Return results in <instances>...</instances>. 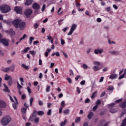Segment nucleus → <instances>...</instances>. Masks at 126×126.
<instances>
[{
    "label": "nucleus",
    "mask_w": 126,
    "mask_h": 126,
    "mask_svg": "<svg viewBox=\"0 0 126 126\" xmlns=\"http://www.w3.org/2000/svg\"><path fill=\"white\" fill-rule=\"evenodd\" d=\"M12 119L10 115H5L0 120V123L2 126H6L11 123Z\"/></svg>",
    "instance_id": "nucleus-1"
},
{
    "label": "nucleus",
    "mask_w": 126,
    "mask_h": 126,
    "mask_svg": "<svg viewBox=\"0 0 126 126\" xmlns=\"http://www.w3.org/2000/svg\"><path fill=\"white\" fill-rule=\"evenodd\" d=\"M0 10L2 13H6L10 10V7L6 5H3L0 6Z\"/></svg>",
    "instance_id": "nucleus-2"
},
{
    "label": "nucleus",
    "mask_w": 126,
    "mask_h": 126,
    "mask_svg": "<svg viewBox=\"0 0 126 126\" xmlns=\"http://www.w3.org/2000/svg\"><path fill=\"white\" fill-rule=\"evenodd\" d=\"M33 11L31 9H27L25 11V15L26 17H30V15L32 14Z\"/></svg>",
    "instance_id": "nucleus-3"
},
{
    "label": "nucleus",
    "mask_w": 126,
    "mask_h": 126,
    "mask_svg": "<svg viewBox=\"0 0 126 126\" xmlns=\"http://www.w3.org/2000/svg\"><path fill=\"white\" fill-rule=\"evenodd\" d=\"M76 27H77V25L74 24L72 25V27L70 30L69 32L68 33V35L69 36L71 35L73 33V31L76 29Z\"/></svg>",
    "instance_id": "nucleus-4"
},
{
    "label": "nucleus",
    "mask_w": 126,
    "mask_h": 126,
    "mask_svg": "<svg viewBox=\"0 0 126 126\" xmlns=\"http://www.w3.org/2000/svg\"><path fill=\"white\" fill-rule=\"evenodd\" d=\"M104 53V49L103 48H97L94 50V54L95 55H101V54H103Z\"/></svg>",
    "instance_id": "nucleus-5"
},
{
    "label": "nucleus",
    "mask_w": 126,
    "mask_h": 126,
    "mask_svg": "<svg viewBox=\"0 0 126 126\" xmlns=\"http://www.w3.org/2000/svg\"><path fill=\"white\" fill-rule=\"evenodd\" d=\"M36 117H37V111H34L33 112V113L32 114V115L29 119V121L30 122H33L34 120L35 119V118H36Z\"/></svg>",
    "instance_id": "nucleus-6"
},
{
    "label": "nucleus",
    "mask_w": 126,
    "mask_h": 126,
    "mask_svg": "<svg viewBox=\"0 0 126 126\" xmlns=\"http://www.w3.org/2000/svg\"><path fill=\"white\" fill-rule=\"evenodd\" d=\"M7 104H6V102L3 100L0 99V109H4V108H6Z\"/></svg>",
    "instance_id": "nucleus-7"
},
{
    "label": "nucleus",
    "mask_w": 126,
    "mask_h": 126,
    "mask_svg": "<svg viewBox=\"0 0 126 126\" xmlns=\"http://www.w3.org/2000/svg\"><path fill=\"white\" fill-rule=\"evenodd\" d=\"M20 22H21V20L19 19H17L13 21L12 23L15 28H18V26H19Z\"/></svg>",
    "instance_id": "nucleus-8"
},
{
    "label": "nucleus",
    "mask_w": 126,
    "mask_h": 126,
    "mask_svg": "<svg viewBox=\"0 0 126 126\" xmlns=\"http://www.w3.org/2000/svg\"><path fill=\"white\" fill-rule=\"evenodd\" d=\"M8 42H9V40L8 39H5L4 38H2L1 40H0V43H2L4 46H6V47L8 46Z\"/></svg>",
    "instance_id": "nucleus-9"
},
{
    "label": "nucleus",
    "mask_w": 126,
    "mask_h": 126,
    "mask_svg": "<svg viewBox=\"0 0 126 126\" xmlns=\"http://www.w3.org/2000/svg\"><path fill=\"white\" fill-rule=\"evenodd\" d=\"M18 27L20 30H24L25 29V27H26V24L25 22L20 23Z\"/></svg>",
    "instance_id": "nucleus-10"
},
{
    "label": "nucleus",
    "mask_w": 126,
    "mask_h": 126,
    "mask_svg": "<svg viewBox=\"0 0 126 126\" xmlns=\"http://www.w3.org/2000/svg\"><path fill=\"white\" fill-rule=\"evenodd\" d=\"M15 11L17 13H19L20 14H22V8L21 7H15L14 8Z\"/></svg>",
    "instance_id": "nucleus-11"
},
{
    "label": "nucleus",
    "mask_w": 126,
    "mask_h": 126,
    "mask_svg": "<svg viewBox=\"0 0 126 126\" xmlns=\"http://www.w3.org/2000/svg\"><path fill=\"white\" fill-rule=\"evenodd\" d=\"M109 53L113 56H119L120 55V51H116L114 50H111L109 51Z\"/></svg>",
    "instance_id": "nucleus-12"
},
{
    "label": "nucleus",
    "mask_w": 126,
    "mask_h": 126,
    "mask_svg": "<svg viewBox=\"0 0 126 126\" xmlns=\"http://www.w3.org/2000/svg\"><path fill=\"white\" fill-rule=\"evenodd\" d=\"M14 99L16 101V102L13 103V108H14V110H16L18 105V102H17V98L15 96H14Z\"/></svg>",
    "instance_id": "nucleus-13"
},
{
    "label": "nucleus",
    "mask_w": 126,
    "mask_h": 126,
    "mask_svg": "<svg viewBox=\"0 0 126 126\" xmlns=\"http://www.w3.org/2000/svg\"><path fill=\"white\" fill-rule=\"evenodd\" d=\"M32 7L34 9H40V5L37 3H34L32 5Z\"/></svg>",
    "instance_id": "nucleus-14"
},
{
    "label": "nucleus",
    "mask_w": 126,
    "mask_h": 126,
    "mask_svg": "<svg viewBox=\"0 0 126 126\" xmlns=\"http://www.w3.org/2000/svg\"><path fill=\"white\" fill-rule=\"evenodd\" d=\"M109 79H116L118 77V75L116 74H112L109 76Z\"/></svg>",
    "instance_id": "nucleus-15"
},
{
    "label": "nucleus",
    "mask_w": 126,
    "mask_h": 126,
    "mask_svg": "<svg viewBox=\"0 0 126 126\" xmlns=\"http://www.w3.org/2000/svg\"><path fill=\"white\" fill-rule=\"evenodd\" d=\"M119 106L122 109H126V101L124 102H122L119 104Z\"/></svg>",
    "instance_id": "nucleus-16"
},
{
    "label": "nucleus",
    "mask_w": 126,
    "mask_h": 126,
    "mask_svg": "<svg viewBox=\"0 0 126 126\" xmlns=\"http://www.w3.org/2000/svg\"><path fill=\"white\" fill-rule=\"evenodd\" d=\"M94 71H98V70H100L101 69V67H99V66L95 65L93 67Z\"/></svg>",
    "instance_id": "nucleus-17"
},
{
    "label": "nucleus",
    "mask_w": 126,
    "mask_h": 126,
    "mask_svg": "<svg viewBox=\"0 0 126 126\" xmlns=\"http://www.w3.org/2000/svg\"><path fill=\"white\" fill-rule=\"evenodd\" d=\"M4 88V89H3V91H4V92H10L9 89H8V87H7V86H6V85H5V84H3Z\"/></svg>",
    "instance_id": "nucleus-18"
},
{
    "label": "nucleus",
    "mask_w": 126,
    "mask_h": 126,
    "mask_svg": "<svg viewBox=\"0 0 126 126\" xmlns=\"http://www.w3.org/2000/svg\"><path fill=\"white\" fill-rule=\"evenodd\" d=\"M4 79L5 80H10L11 79H12V78H11V76L10 75L5 74Z\"/></svg>",
    "instance_id": "nucleus-19"
},
{
    "label": "nucleus",
    "mask_w": 126,
    "mask_h": 126,
    "mask_svg": "<svg viewBox=\"0 0 126 126\" xmlns=\"http://www.w3.org/2000/svg\"><path fill=\"white\" fill-rule=\"evenodd\" d=\"M10 69H11V68H10V67H6L2 69H1L2 71H3L4 72H8V71H9V70H10Z\"/></svg>",
    "instance_id": "nucleus-20"
},
{
    "label": "nucleus",
    "mask_w": 126,
    "mask_h": 126,
    "mask_svg": "<svg viewBox=\"0 0 126 126\" xmlns=\"http://www.w3.org/2000/svg\"><path fill=\"white\" fill-rule=\"evenodd\" d=\"M110 113H112V114H115V113H117L118 112V110L112 107L110 108Z\"/></svg>",
    "instance_id": "nucleus-21"
},
{
    "label": "nucleus",
    "mask_w": 126,
    "mask_h": 126,
    "mask_svg": "<svg viewBox=\"0 0 126 126\" xmlns=\"http://www.w3.org/2000/svg\"><path fill=\"white\" fill-rule=\"evenodd\" d=\"M47 38L48 40H49V41H51V44H53V43H54V39H53V37L51 36V35L47 36Z\"/></svg>",
    "instance_id": "nucleus-22"
},
{
    "label": "nucleus",
    "mask_w": 126,
    "mask_h": 126,
    "mask_svg": "<svg viewBox=\"0 0 126 126\" xmlns=\"http://www.w3.org/2000/svg\"><path fill=\"white\" fill-rule=\"evenodd\" d=\"M32 3V0H26V1L25 2L26 5H30Z\"/></svg>",
    "instance_id": "nucleus-23"
},
{
    "label": "nucleus",
    "mask_w": 126,
    "mask_h": 126,
    "mask_svg": "<svg viewBox=\"0 0 126 126\" xmlns=\"http://www.w3.org/2000/svg\"><path fill=\"white\" fill-rule=\"evenodd\" d=\"M34 124H39L40 122V118L39 117H36V118L33 120Z\"/></svg>",
    "instance_id": "nucleus-24"
},
{
    "label": "nucleus",
    "mask_w": 126,
    "mask_h": 126,
    "mask_svg": "<svg viewBox=\"0 0 126 126\" xmlns=\"http://www.w3.org/2000/svg\"><path fill=\"white\" fill-rule=\"evenodd\" d=\"M93 63L94 64V65H96L97 66L101 65V63L98 61H94L93 62Z\"/></svg>",
    "instance_id": "nucleus-25"
},
{
    "label": "nucleus",
    "mask_w": 126,
    "mask_h": 126,
    "mask_svg": "<svg viewBox=\"0 0 126 126\" xmlns=\"http://www.w3.org/2000/svg\"><path fill=\"white\" fill-rule=\"evenodd\" d=\"M9 33V34H10V35H15V32L12 29L10 30Z\"/></svg>",
    "instance_id": "nucleus-26"
},
{
    "label": "nucleus",
    "mask_w": 126,
    "mask_h": 126,
    "mask_svg": "<svg viewBox=\"0 0 126 126\" xmlns=\"http://www.w3.org/2000/svg\"><path fill=\"white\" fill-rule=\"evenodd\" d=\"M27 109L28 108H27L23 107L21 109V112L22 114H25L26 113V111H27Z\"/></svg>",
    "instance_id": "nucleus-27"
},
{
    "label": "nucleus",
    "mask_w": 126,
    "mask_h": 126,
    "mask_svg": "<svg viewBox=\"0 0 126 126\" xmlns=\"http://www.w3.org/2000/svg\"><path fill=\"white\" fill-rule=\"evenodd\" d=\"M66 123H67V120L66 119H65L64 122H61V123L60 124L61 126H65V124H66Z\"/></svg>",
    "instance_id": "nucleus-28"
},
{
    "label": "nucleus",
    "mask_w": 126,
    "mask_h": 126,
    "mask_svg": "<svg viewBox=\"0 0 126 126\" xmlns=\"http://www.w3.org/2000/svg\"><path fill=\"white\" fill-rule=\"evenodd\" d=\"M69 109H65L63 110V113L64 115H68V114H69Z\"/></svg>",
    "instance_id": "nucleus-29"
},
{
    "label": "nucleus",
    "mask_w": 126,
    "mask_h": 126,
    "mask_svg": "<svg viewBox=\"0 0 126 126\" xmlns=\"http://www.w3.org/2000/svg\"><path fill=\"white\" fill-rule=\"evenodd\" d=\"M52 57H54V56H56V57H60V52H56L55 53H53L51 55Z\"/></svg>",
    "instance_id": "nucleus-30"
},
{
    "label": "nucleus",
    "mask_w": 126,
    "mask_h": 126,
    "mask_svg": "<svg viewBox=\"0 0 126 126\" xmlns=\"http://www.w3.org/2000/svg\"><path fill=\"white\" fill-rule=\"evenodd\" d=\"M29 53L32 56H35V55H36V53H37V52L34 51H30Z\"/></svg>",
    "instance_id": "nucleus-31"
},
{
    "label": "nucleus",
    "mask_w": 126,
    "mask_h": 126,
    "mask_svg": "<svg viewBox=\"0 0 126 126\" xmlns=\"http://www.w3.org/2000/svg\"><path fill=\"white\" fill-rule=\"evenodd\" d=\"M92 117H93V113L90 112L88 116L89 120H91Z\"/></svg>",
    "instance_id": "nucleus-32"
},
{
    "label": "nucleus",
    "mask_w": 126,
    "mask_h": 126,
    "mask_svg": "<svg viewBox=\"0 0 126 126\" xmlns=\"http://www.w3.org/2000/svg\"><path fill=\"white\" fill-rule=\"evenodd\" d=\"M82 68L83 69H87L88 68V65L86 63H83L82 65Z\"/></svg>",
    "instance_id": "nucleus-33"
},
{
    "label": "nucleus",
    "mask_w": 126,
    "mask_h": 126,
    "mask_svg": "<svg viewBox=\"0 0 126 126\" xmlns=\"http://www.w3.org/2000/svg\"><path fill=\"white\" fill-rule=\"evenodd\" d=\"M126 110H123L121 113V114H120V118H122V117L126 115Z\"/></svg>",
    "instance_id": "nucleus-34"
},
{
    "label": "nucleus",
    "mask_w": 126,
    "mask_h": 126,
    "mask_svg": "<svg viewBox=\"0 0 126 126\" xmlns=\"http://www.w3.org/2000/svg\"><path fill=\"white\" fill-rule=\"evenodd\" d=\"M21 66L22 67H23L24 68H25V69H29V67H28V66L24 64H22Z\"/></svg>",
    "instance_id": "nucleus-35"
},
{
    "label": "nucleus",
    "mask_w": 126,
    "mask_h": 126,
    "mask_svg": "<svg viewBox=\"0 0 126 126\" xmlns=\"http://www.w3.org/2000/svg\"><path fill=\"white\" fill-rule=\"evenodd\" d=\"M45 113H44V111H40L37 112V114L39 116H43Z\"/></svg>",
    "instance_id": "nucleus-36"
},
{
    "label": "nucleus",
    "mask_w": 126,
    "mask_h": 126,
    "mask_svg": "<svg viewBox=\"0 0 126 126\" xmlns=\"http://www.w3.org/2000/svg\"><path fill=\"white\" fill-rule=\"evenodd\" d=\"M11 68H12V69H11V71H12V72H13V71H14V68H15V65H14V64H13L11 66Z\"/></svg>",
    "instance_id": "nucleus-37"
},
{
    "label": "nucleus",
    "mask_w": 126,
    "mask_h": 126,
    "mask_svg": "<svg viewBox=\"0 0 126 126\" xmlns=\"http://www.w3.org/2000/svg\"><path fill=\"white\" fill-rule=\"evenodd\" d=\"M34 40V37H32V36H31L30 37V45H31V44H32L33 41Z\"/></svg>",
    "instance_id": "nucleus-38"
},
{
    "label": "nucleus",
    "mask_w": 126,
    "mask_h": 126,
    "mask_svg": "<svg viewBox=\"0 0 126 126\" xmlns=\"http://www.w3.org/2000/svg\"><path fill=\"white\" fill-rule=\"evenodd\" d=\"M33 101H34V98L31 97V98L30 99V106H32V103Z\"/></svg>",
    "instance_id": "nucleus-39"
},
{
    "label": "nucleus",
    "mask_w": 126,
    "mask_h": 126,
    "mask_svg": "<svg viewBox=\"0 0 126 126\" xmlns=\"http://www.w3.org/2000/svg\"><path fill=\"white\" fill-rule=\"evenodd\" d=\"M31 49L30 47H27L24 50V53H27Z\"/></svg>",
    "instance_id": "nucleus-40"
},
{
    "label": "nucleus",
    "mask_w": 126,
    "mask_h": 126,
    "mask_svg": "<svg viewBox=\"0 0 126 126\" xmlns=\"http://www.w3.org/2000/svg\"><path fill=\"white\" fill-rule=\"evenodd\" d=\"M61 10H62V8H60L58 11V13L59 15H62L63 14V11L61 12H60Z\"/></svg>",
    "instance_id": "nucleus-41"
},
{
    "label": "nucleus",
    "mask_w": 126,
    "mask_h": 126,
    "mask_svg": "<svg viewBox=\"0 0 126 126\" xmlns=\"http://www.w3.org/2000/svg\"><path fill=\"white\" fill-rule=\"evenodd\" d=\"M8 84L10 86H11L12 85V79L11 80H9V81H8Z\"/></svg>",
    "instance_id": "nucleus-42"
},
{
    "label": "nucleus",
    "mask_w": 126,
    "mask_h": 126,
    "mask_svg": "<svg viewBox=\"0 0 126 126\" xmlns=\"http://www.w3.org/2000/svg\"><path fill=\"white\" fill-rule=\"evenodd\" d=\"M80 120H81L80 117H77L75 119V123H79V122H80Z\"/></svg>",
    "instance_id": "nucleus-43"
},
{
    "label": "nucleus",
    "mask_w": 126,
    "mask_h": 126,
    "mask_svg": "<svg viewBox=\"0 0 126 126\" xmlns=\"http://www.w3.org/2000/svg\"><path fill=\"white\" fill-rule=\"evenodd\" d=\"M48 116H51L52 115V109H49L47 112Z\"/></svg>",
    "instance_id": "nucleus-44"
},
{
    "label": "nucleus",
    "mask_w": 126,
    "mask_h": 126,
    "mask_svg": "<svg viewBox=\"0 0 126 126\" xmlns=\"http://www.w3.org/2000/svg\"><path fill=\"white\" fill-rule=\"evenodd\" d=\"M51 88V86H47L46 88V92H50V89Z\"/></svg>",
    "instance_id": "nucleus-45"
},
{
    "label": "nucleus",
    "mask_w": 126,
    "mask_h": 126,
    "mask_svg": "<svg viewBox=\"0 0 126 126\" xmlns=\"http://www.w3.org/2000/svg\"><path fill=\"white\" fill-rule=\"evenodd\" d=\"M38 27H39V24H38L37 23H35L34 24V29H37V28H38Z\"/></svg>",
    "instance_id": "nucleus-46"
},
{
    "label": "nucleus",
    "mask_w": 126,
    "mask_h": 126,
    "mask_svg": "<svg viewBox=\"0 0 126 126\" xmlns=\"http://www.w3.org/2000/svg\"><path fill=\"white\" fill-rule=\"evenodd\" d=\"M69 72L71 76H73V75H74V73H73V71H72V70H70Z\"/></svg>",
    "instance_id": "nucleus-47"
},
{
    "label": "nucleus",
    "mask_w": 126,
    "mask_h": 126,
    "mask_svg": "<svg viewBox=\"0 0 126 126\" xmlns=\"http://www.w3.org/2000/svg\"><path fill=\"white\" fill-rule=\"evenodd\" d=\"M98 108V105H95V106H94L93 110V111H96V110H97Z\"/></svg>",
    "instance_id": "nucleus-48"
},
{
    "label": "nucleus",
    "mask_w": 126,
    "mask_h": 126,
    "mask_svg": "<svg viewBox=\"0 0 126 126\" xmlns=\"http://www.w3.org/2000/svg\"><path fill=\"white\" fill-rule=\"evenodd\" d=\"M45 9H46V4H44L42 7L41 10H42V11H44V10H45Z\"/></svg>",
    "instance_id": "nucleus-49"
},
{
    "label": "nucleus",
    "mask_w": 126,
    "mask_h": 126,
    "mask_svg": "<svg viewBox=\"0 0 126 126\" xmlns=\"http://www.w3.org/2000/svg\"><path fill=\"white\" fill-rule=\"evenodd\" d=\"M64 105H65V103H64V101H62L61 102V108H63V107H64Z\"/></svg>",
    "instance_id": "nucleus-50"
},
{
    "label": "nucleus",
    "mask_w": 126,
    "mask_h": 126,
    "mask_svg": "<svg viewBox=\"0 0 126 126\" xmlns=\"http://www.w3.org/2000/svg\"><path fill=\"white\" fill-rule=\"evenodd\" d=\"M64 44H65V41H64V40L61 39V44L62 45V46H63Z\"/></svg>",
    "instance_id": "nucleus-51"
},
{
    "label": "nucleus",
    "mask_w": 126,
    "mask_h": 126,
    "mask_svg": "<svg viewBox=\"0 0 126 126\" xmlns=\"http://www.w3.org/2000/svg\"><path fill=\"white\" fill-rule=\"evenodd\" d=\"M126 75H124V74H122V75H120V76H119V79H123V78H124V77H125V76Z\"/></svg>",
    "instance_id": "nucleus-52"
},
{
    "label": "nucleus",
    "mask_w": 126,
    "mask_h": 126,
    "mask_svg": "<svg viewBox=\"0 0 126 126\" xmlns=\"http://www.w3.org/2000/svg\"><path fill=\"white\" fill-rule=\"evenodd\" d=\"M96 105L98 106V105L101 104V100L100 99H98L96 102Z\"/></svg>",
    "instance_id": "nucleus-53"
},
{
    "label": "nucleus",
    "mask_w": 126,
    "mask_h": 126,
    "mask_svg": "<svg viewBox=\"0 0 126 126\" xmlns=\"http://www.w3.org/2000/svg\"><path fill=\"white\" fill-rule=\"evenodd\" d=\"M38 104L39 105V106H43V101H41V100H38Z\"/></svg>",
    "instance_id": "nucleus-54"
},
{
    "label": "nucleus",
    "mask_w": 126,
    "mask_h": 126,
    "mask_svg": "<svg viewBox=\"0 0 126 126\" xmlns=\"http://www.w3.org/2000/svg\"><path fill=\"white\" fill-rule=\"evenodd\" d=\"M17 88L18 90H21V88H22V86L20 85V84H18V85L17 86Z\"/></svg>",
    "instance_id": "nucleus-55"
},
{
    "label": "nucleus",
    "mask_w": 126,
    "mask_h": 126,
    "mask_svg": "<svg viewBox=\"0 0 126 126\" xmlns=\"http://www.w3.org/2000/svg\"><path fill=\"white\" fill-rule=\"evenodd\" d=\"M122 101H123V99L122 98H120V99L116 100L115 101V103H120V102H122Z\"/></svg>",
    "instance_id": "nucleus-56"
},
{
    "label": "nucleus",
    "mask_w": 126,
    "mask_h": 126,
    "mask_svg": "<svg viewBox=\"0 0 126 126\" xmlns=\"http://www.w3.org/2000/svg\"><path fill=\"white\" fill-rule=\"evenodd\" d=\"M27 90H28L29 93H30V94L32 93V91H31V89H30L29 87L27 88Z\"/></svg>",
    "instance_id": "nucleus-57"
},
{
    "label": "nucleus",
    "mask_w": 126,
    "mask_h": 126,
    "mask_svg": "<svg viewBox=\"0 0 126 126\" xmlns=\"http://www.w3.org/2000/svg\"><path fill=\"white\" fill-rule=\"evenodd\" d=\"M21 98L22 100H24V99H26V95L25 94H23L22 95Z\"/></svg>",
    "instance_id": "nucleus-58"
},
{
    "label": "nucleus",
    "mask_w": 126,
    "mask_h": 126,
    "mask_svg": "<svg viewBox=\"0 0 126 126\" xmlns=\"http://www.w3.org/2000/svg\"><path fill=\"white\" fill-rule=\"evenodd\" d=\"M85 80H83L80 82V84L81 85H84V84H85Z\"/></svg>",
    "instance_id": "nucleus-59"
},
{
    "label": "nucleus",
    "mask_w": 126,
    "mask_h": 126,
    "mask_svg": "<svg viewBox=\"0 0 126 126\" xmlns=\"http://www.w3.org/2000/svg\"><path fill=\"white\" fill-rule=\"evenodd\" d=\"M77 91L79 94H80V89H79V87H77L76 88Z\"/></svg>",
    "instance_id": "nucleus-60"
},
{
    "label": "nucleus",
    "mask_w": 126,
    "mask_h": 126,
    "mask_svg": "<svg viewBox=\"0 0 126 126\" xmlns=\"http://www.w3.org/2000/svg\"><path fill=\"white\" fill-rule=\"evenodd\" d=\"M67 80H68L69 83H72V81H71V79L70 78H67Z\"/></svg>",
    "instance_id": "nucleus-61"
},
{
    "label": "nucleus",
    "mask_w": 126,
    "mask_h": 126,
    "mask_svg": "<svg viewBox=\"0 0 126 126\" xmlns=\"http://www.w3.org/2000/svg\"><path fill=\"white\" fill-rule=\"evenodd\" d=\"M96 21L97 22H101V21H102V19H101V18H98L97 19H96Z\"/></svg>",
    "instance_id": "nucleus-62"
},
{
    "label": "nucleus",
    "mask_w": 126,
    "mask_h": 126,
    "mask_svg": "<svg viewBox=\"0 0 126 126\" xmlns=\"http://www.w3.org/2000/svg\"><path fill=\"white\" fill-rule=\"evenodd\" d=\"M103 80H104V77H101L99 80V82H103Z\"/></svg>",
    "instance_id": "nucleus-63"
},
{
    "label": "nucleus",
    "mask_w": 126,
    "mask_h": 126,
    "mask_svg": "<svg viewBox=\"0 0 126 126\" xmlns=\"http://www.w3.org/2000/svg\"><path fill=\"white\" fill-rule=\"evenodd\" d=\"M83 126H88V122H85L83 124Z\"/></svg>",
    "instance_id": "nucleus-64"
}]
</instances>
